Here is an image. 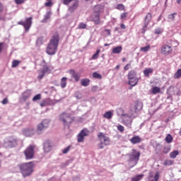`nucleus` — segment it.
<instances>
[{
	"label": "nucleus",
	"mask_w": 181,
	"mask_h": 181,
	"mask_svg": "<svg viewBox=\"0 0 181 181\" xmlns=\"http://www.w3.org/2000/svg\"><path fill=\"white\" fill-rule=\"evenodd\" d=\"M59 41L60 37H59V34L53 35L47 45L46 53H47L49 56H54V54H56L57 52V47H59Z\"/></svg>",
	"instance_id": "1"
},
{
	"label": "nucleus",
	"mask_w": 181,
	"mask_h": 181,
	"mask_svg": "<svg viewBox=\"0 0 181 181\" xmlns=\"http://www.w3.org/2000/svg\"><path fill=\"white\" fill-rule=\"evenodd\" d=\"M21 173L24 177H28L33 173V163H25L19 165Z\"/></svg>",
	"instance_id": "2"
},
{
	"label": "nucleus",
	"mask_w": 181,
	"mask_h": 181,
	"mask_svg": "<svg viewBox=\"0 0 181 181\" xmlns=\"http://www.w3.org/2000/svg\"><path fill=\"white\" fill-rule=\"evenodd\" d=\"M98 138L100 141V144H98L99 149H104V146L110 145V137L105 136L104 133L100 132L98 134Z\"/></svg>",
	"instance_id": "3"
},
{
	"label": "nucleus",
	"mask_w": 181,
	"mask_h": 181,
	"mask_svg": "<svg viewBox=\"0 0 181 181\" xmlns=\"http://www.w3.org/2000/svg\"><path fill=\"white\" fill-rule=\"evenodd\" d=\"M140 156L141 153L139 151H137L135 149L132 150V152L130 154V158L129 160L130 168H134V166L138 163V160H139Z\"/></svg>",
	"instance_id": "4"
},
{
	"label": "nucleus",
	"mask_w": 181,
	"mask_h": 181,
	"mask_svg": "<svg viewBox=\"0 0 181 181\" xmlns=\"http://www.w3.org/2000/svg\"><path fill=\"white\" fill-rule=\"evenodd\" d=\"M127 78L129 80L128 84L132 86V87H135L138 85L139 78L136 77V71L132 70L129 71L127 75Z\"/></svg>",
	"instance_id": "5"
},
{
	"label": "nucleus",
	"mask_w": 181,
	"mask_h": 181,
	"mask_svg": "<svg viewBox=\"0 0 181 181\" xmlns=\"http://www.w3.org/2000/svg\"><path fill=\"white\" fill-rule=\"evenodd\" d=\"M49 124H50V121L49 119H44L37 124V134L38 135H42L49 128Z\"/></svg>",
	"instance_id": "6"
},
{
	"label": "nucleus",
	"mask_w": 181,
	"mask_h": 181,
	"mask_svg": "<svg viewBox=\"0 0 181 181\" xmlns=\"http://www.w3.org/2000/svg\"><path fill=\"white\" fill-rule=\"evenodd\" d=\"M42 63H44V64H42V69H40L38 71L39 75L37 76V79L40 81L45 77V74H49L50 73V69L49 68V66H47V64H46V61H45V59L42 60Z\"/></svg>",
	"instance_id": "7"
},
{
	"label": "nucleus",
	"mask_w": 181,
	"mask_h": 181,
	"mask_svg": "<svg viewBox=\"0 0 181 181\" xmlns=\"http://www.w3.org/2000/svg\"><path fill=\"white\" fill-rule=\"evenodd\" d=\"M33 18H26L25 21H20L18 22V25H21L25 29V32H28L30 30V28H32Z\"/></svg>",
	"instance_id": "8"
},
{
	"label": "nucleus",
	"mask_w": 181,
	"mask_h": 181,
	"mask_svg": "<svg viewBox=\"0 0 181 181\" xmlns=\"http://www.w3.org/2000/svg\"><path fill=\"white\" fill-rule=\"evenodd\" d=\"M24 155L27 160H30L35 158V145H30L25 151Z\"/></svg>",
	"instance_id": "9"
},
{
	"label": "nucleus",
	"mask_w": 181,
	"mask_h": 181,
	"mask_svg": "<svg viewBox=\"0 0 181 181\" xmlns=\"http://www.w3.org/2000/svg\"><path fill=\"white\" fill-rule=\"evenodd\" d=\"M152 21V13H147L144 18V26L141 29V33H145L146 30H148V26L149 23H151V21Z\"/></svg>",
	"instance_id": "10"
},
{
	"label": "nucleus",
	"mask_w": 181,
	"mask_h": 181,
	"mask_svg": "<svg viewBox=\"0 0 181 181\" xmlns=\"http://www.w3.org/2000/svg\"><path fill=\"white\" fill-rule=\"evenodd\" d=\"M88 135H90V131L86 128L83 129L77 135V142H78V144L84 142V138L88 136Z\"/></svg>",
	"instance_id": "11"
},
{
	"label": "nucleus",
	"mask_w": 181,
	"mask_h": 181,
	"mask_svg": "<svg viewBox=\"0 0 181 181\" xmlns=\"http://www.w3.org/2000/svg\"><path fill=\"white\" fill-rule=\"evenodd\" d=\"M61 121H62L64 127H68L69 124H71V117L70 113H62L59 117Z\"/></svg>",
	"instance_id": "12"
},
{
	"label": "nucleus",
	"mask_w": 181,
	"mask_h": 181,
	"mask_svg": "<svg viewBox=\"0 0 181 181\" xmlns=\"http://www.w3.org/2000/svg\"><path fill=\"white\" fill-rule=\"evenodd\" d=\"M123 117H123L124 125L127 127V128H131V125H132V120L134 119H132V117H130L129 115H128V114L123 115Z\"/></svg>",
	"instance_id": "13"
},
{
	"label": "nucleus",
	"mask_w": 181,
	"mask_h": 181,
	"mask_svg": "<svg viewBox=\"0 0 181 181\" xmlns=\"http://www.w3.org/2000/svg\"><path fill=\"white\" fill-rule=\"evenodd\" d=\"M30 95H32V91L30 90H27L23 92L21 95V101H28L29 98H30Z\"/></svg>",
	"instance_id": "14"
},
{
	"label": "nucleus",
	"mask_w": 181,
	"mask_h": 181,
	"mask_svg": "<svg viewBox=\"0 0 181 181\" xmlns=\"http://www.w3.org/2000/svg\"><path fill=\"white\" fill-rule=\"evenodd\" d=\"M36 131L34 129H23V134L25 136H33L35 135Z\"/></svg>",
	"instance_id": "15"
},
{
	"label": "nucleus",
	"mask_w": 181,
	"mask_h": 181,
	"mask_svg": "<svg viewBox=\"0 0 181 181\" xmlns=\"http://www.w3.org/2000/svg\"><path fill=\"white\" fill-rule=\"evenodd\" d=\"M134 110L139 112L144 108V103L139 100H136L134 103Z\"/></svg>",
	"instance_id": "16"
},
{
	"label": "nucleus",
	"mask_w": 181,
	"mask_h": 181,
	"mask_svg": "<svg viewBox=\"0 0 181 181\" xmlns=\"http://www.w3.org/2000/svg\"><path fill=\"white\" fill-rule=\"evenodd\" d=\"M172 52V47L169 45H163L161 48V53L163 54H169Z\"/></svg>",
	"instance_id": "17"
},
{
	"label": "nucleus",
	"mask_w": 181,
	"mask_h": 181,
	"mask_svg": "<svg viewBox=\"0 0 181 181\" xmlns=\"http://www.w3.org/2000/svg\"><path fill=\"white\" fill-rule=\"evenodd\" d=\"M138 114H139V112L135 110L134 109V107H132L129 113L127 114L129 115V117L130 118H132V119H135V118H136V117H138Z\"/></svg>",
	"instance_id": "18"
},
{
	"label": "nucleus",
	"mask_w": 181,
	"mask_h": 181,
	"mask_svg": "<svg viewBox=\"0 0 181 181\" xmlns=\"http://www.w3.org/2000/svg\"><path fill=\"white\" fill-rule=\"evenodd\" d=\"M6 144H7L11 148H13L17 145L16 139L10 137L8 140L6 142Z\"/></svg>",
	"instance_id": "19"
},
{
	"label": "nucleus",
	"mask_w": 181,
	"mask_h": 181,
	"mask_svg": "<svg viewBox=\"0 0 181 181\" xmlns=\"http://www.w3.org/2000/svg\"><path fill=\"white\" fill-rule=\"evenodd\" d=\"M43 145L45 152L49 153L52 151V144H50V141H46Z\"/></svg>",
	"instance_id": "20"
},
{
	"label": "nucleus",
	"mask_w": 181,
	"mask_h": 181,
	"mask_svg": "<svg viewBox=\"0 0 181 181\" xmlns=\"http://www.w3.org/2000/svg\"><path fill=\"white\" fill-rule=\"evenodd\" d=\"M91 19L95 25H100V13H98L97 14H93Z\"/></svg>",
	"instance_id": "21"
},
{
	"label": "nucleus",
	"mask_w": 181,
	"mask_h": 181,
	"mask_svg": "<svg viewBox=\"0 0 181 181\" xmlns=\"http://www.w3.org/2000/svg\"><path fill=\"white\" fill-rule=\"evenodd\" d=\"M141 141H142V139H141V137H139V136H134V137H132L130 139V142L132 144H133V145L139 144V143H141Z\"/></svg>",
	"instance_id": "22"
},
{
	"label": "nucleus",
	"mask_w": 181,
	"mask_h": 181,
	"mask_svg": "<svg viewBox=\"0 0 181 181\" xmlns=\"http://www.w3.org/2000/svg\"><path fill=\"white\" fill-rule=\"evenodd\" d=\"M51 16H52V11H47L44 16V18L41 21L42 23H46L47 21H49Z\"/></svg>",
	"instance_id": "23"
},
{
	"label": "nucleus",
	"mask_w": 181,
	"mask_h": 181,
	"mask_svg": "<svg viewBox=\"0 0 181 181\" xmlns=\"http://www.w3.org/2000/svg\"><path fill=\"white\" fill-rule=\"evenodd\" d=\"M70 73L75 81H78L80 80V74L75 72L74 70H71Z\"/></svg>",
	"instance_id": "24"
},
{
	"label": "nucleus",
	"mask_w": 181,
	"mask_h": 181,
	"mask_svg": "<svg viewBox=\"0 0 181 181\" xmlns=\"http://www.w3.org/2000/svg\"><path fill=\"white\" fill-rule=\"evenodd\" d=\"M78 6V2L74 3L73 5L69 6V12H71V13L74 12V11H76V9H77Z\"/></svg>",
	"instance_id": "25"
},
{
	"label": "nucleus",
	"mask_w": 181,
	"mask_h": 181,
	"mask_svg": "<svg viewBox=\"0 0 181 181\" xmlns=\"http://www.w3.org/2000/svg\"><path fill=\"white\" fill-rule=\"evenodd\" d=\"M60 86H61L62 88H66V86H67V78L63 77L61 79Z\"/></svg>",
	"instance_id": "26"
},
{
	"label": "nucleus",
	"mask_w": 181,
	"mask_h": 181,
	"mask_svg": "<svg viewBox=\"0 0 181 181\" xmlns=\"http://www.w3.org/2000/svg\"><path fill=\"white\" fill-rule=\"evenodd\" d=\"M81 86H83V87H87L90 85V79L88 78H83L81 81Z\"/></svg>",
	"instance_id": "27"
},
{
	"label": "nucleus",
	"mask_w": 181,
	"mask_h": 181,
	"mask_svg": "<svg viewBox=\"0 0 181 181\" xmlns=\"http://www.w3.org/2000/svg\"><path fill=\"white\" fill-rule=\"evenodd\" d=\"M121 52H122V47L121 46L116 47L112 49V53H114L115 54H118L121 53Z\"/></svg>",
	"instance_id": "28"
},
{
	"label": "nucleus",
	"mask_w": 181,
	"mask_h": 181,
	"mask_svg": "<svg viewBox=\"0 0 181 181\" xmlns=\"http://www.w3.org/2000/svg\"><path fill=\"white\" fill-rule=\"evenodd\" d=\"M112 112L107 111L103 115V118H106V119H111L112 118Z\"/></svg>",
	"instance_id": "29"
},
{
	"label": "nucleus",
	"mask_w": 181,
	"mask_h": 181,
	"mask_svg": "<svg viewBox=\"0 0 181 181\" xmlns=\"http://www.w3.org/2000/svg\"><path fill=\"white\" fill-rule=\"evenodd\" d=\"M151 73H153V69L152 68L146 69L144 71V74L146 77H149V74H151Z\"/></svg>",
	"instance_id": "30"
},
{
	"label": "nucleus",
	"mask_w": 181,
	"mask_h": 181,
	"mask_svg": "<svg viewBox=\"0 0 181 181\" xmlns=\"http://www.w3.org/2000/svg\"><path fill=\"white\" fill-rule=\"evenodd\" d=\"M144 178V175H136L134 177H133L132 178V181H139V180H142V179Z\"/></svg>",
	"instance_id": "31"
},
{
	"label": "nucleus",
	"mask_w": 181,
	"mask_h": 181,
	"mask_svg": "<svg viewBox=\"0 0 181 181\" xmlns=\"http://www.w3.org/2000/svg\"><path fill=\"white\" fill-rule=\"evenodd\" d=\"M160 93V88L158 86H154L152 88V93L153 94H159Z\"/></svg>",
	"instance_id": "32"
},
{
	"label": "nucleus",
	"mask_w": 181,
	"mask_h": 181,
	"mask_svg": "<svg viewBox=\"0 0 181 181\" xmlns=\"http://www.w3.org/2000/svg\"><path fill=\"white\" fill-rule=\"evenodd\" d=\"M40 105L41 107H47V105H49V100L47 99L42 100L40 103Z\"/></svg>",
	"instance_id": "33"
},
{
	"label": "nucleus",
	"mask_w": 181,
	"mask_h": 181,
	"mask_svg": "<svg viewBox=\"0 0 181 181\" xmlns=\"http://www.w3.org/2000/svg\"><path fill=\"white\" fill-rule=\"evenodd\" d=\"M100 52H101V49H98L96 51V53L92 56V58H91L92 60H97L98 59V56H99Z\"/></svg>",
	"instance_id": "34"
},
{
	"label": "nucleus",
	"mask_w": 181,
	"mask_h": 181,
	"mask_svg": "<svg viewBox=\"0 0 181 181\" xmlns=\"http://www.w3.org/2000/svg\"><path fill=\"white\" fill-rule=\"evenodd\" d=\"M177 155H179V151H174L170 153V158H171V159H175V158H176V156H177Z\"/></svg>",
	"instance_id": "35"
},
{
	"label": "nucleus",
	"mask_w": 181,
	"mask_h": 181,
	"mask_svg": "<svg viewBox=\"0 0 181 181\" xmlns=\"http://www.w3.org/2000/svg\"><path fill=\"white\" fill-rule=\"evenodd\" d=\"M172 141H173V137H172V135L168 134L165 137V142L167 144H172Z\"/></svg>",
	"instance_id": "36"
},
{
	"label": "nucleus",
	"mask_w": 181,
	"mask_h": 181,
	"mask_svg": "<svg viewBox=\"0 0 181 181\" xmlns=\"http://www.w3.org/2000/svg\"><path fill=\"white\" fill-rule=\"evenodd\" d=\"M37 46H42L43 45V37H39L36 41Z\"/></svg>",
	"instance_id": "37"
},
{
	"label": "nucleus",
	"mask_w": 181,
	"mask_h": 181,
	"mask_svg": "<svg viewBox=\"0 0 181 181\" xmlns=\"http://www.w3.org/2000/svg\"><path fill=\"white\" fill-rule=\"evenodd\" d=\"M176 15H177V13H173L171 14H169L168 16V19H170L172 22H175V18L176 16Z\"/></svg>",
	"instance_id": "38"
},
{
	"label": "nucleus",
	"mask_w": 181,
	"mask_h": 181,
	"mask_svg": "<svg viewBox=\"0 0 181 181\" xmlns=\"http://www.w3.org/2000/svg\"><path fill=\"white\" fill-rule=\"evenodd\" d=\"M155 35H162L163 33V28H158L154 30Z\"/></svg>",
	"instance_id": "39"
},
{
	"label": "nucleus",
	"mask_w": 181,
	"mask_h": 181,
	"mask_svg": "<svg viewBox=\"0 0 181 181\" xmlns=\"http://www.w3.org/2000/svg\"><path fill=\"white\" fill-rule=\"evenodd\" d=\"M21 62L19 60H13L12 62V66L11 67L15 68V67H18V66H19V64H21Z\"/></svg>",
	"instance_id": "40"
},
{
	"label": "nucleus",
	"mask_w": 181,
	"mask_h": 181,
	"mask_svg": "<svg viewBox=\"0 0 181 181\" xmlns=\"http://www.w3.org/2000/svg\"><path fill=\"white\" fill-rule=\"evenodd\" d=\"M93 77L94 78H98V80H101V78H103V76H101V74H98V72H93Z\"/></svg>",
	"instance_id": "41"
},
{
	"label": "nucleus",
	"mask_w": 181,
	"mask_h": 181,
	"mask_svg": "<svg viewBox=\"0 0 181 181\" xmlns=\"http://www.w3.org/2000/svg\"><path fill=\"white\" fill-rule=\"evenodd\" d=\"M116 9H118V11H125V6L122 4H117Z\"/></svg>",
	"instance_id": "42"
},
{
	"label": "nucleus",
	"mask_w": 181,
	"mask_h": 181,
	"mask_svg": "<svg viewBox=\"0 0 181 181\" xmlns=\"http://www.w3.org/2000/svg\"><path fill=\"white\" fill-rule=\"evenodd\" d=\"M151 49L150 45H147L146 47H143L140 49L141 52H144V53H146V52H148L149 49Z\"/></svg>",
	"instance_id": "43"
},
{
	"label": "nucleus",
	"mask_w": 181,
	"mask_h": 181,
	"mask_svg": "<svg viewBox=\"0 0 181 181\" xmlns=\"http://www.w3.org/2000/svg\"><path fill=\"white\" fill-rule=\"evenodd\" d=\"M181 77V69H178L174 75V78H180Z\"/></svg>",
	"instance_id": "44"
},
{
	"label": "nucleus",
	"mask_w": 181,
	"mask_h": 181,
	"mask_svg": "<svg viewBox=\"0 0 181 181\" xmlns=\"http://www.w3.org/2000/svg\"><path fill=\"white\" fill-rule=\"evenodd\" d=\"M163 165L164 166H171V165H173V162L172 160H165Z\"/></svg>",
	"instance_id": "45"
},
{
	"label": "nucleus",
	"mask_w": 181,
	"mask_h": 181,
	"mask_svg": "<svg viewBox=\"0 0 181 181\" xmlns=\"http://www.w3.org/2000/svg\"><path fill=\"white\" fill-rule=\"evenodd\" d=\"M42 99V95L37 94L33 97V101H39V100Z\"/></svg>",
	"instance_id": "46"
},
{
	"label": "nucleus",
	"mask_w": 181,
	"mask_h": 181,
	"mask_svg": "<svg viewBox=\"0 0 181 181\" xmlns=\"http://www.w3.org/2000/svg\"><path fill=\"white\" fill-rule=\"evenodd\" d=\"M160 175L158 171H157L154 175V179H153V181H158L159 180V177H160Z\"/></svg>",
	"instance_id": "47"
},
{
	"label": "nucleus",
	"mask_w": 181,
	"mask_h": 181,
	"mask_svg": "<svg viewBox=\"0 0 181 181\" xmlns=\"http://www.w3.org/2000/svg\"><path fill=\"white\" fill-rule=\"evenodd\" d=\"M128 16V13H123L120 15V19L121 21H124L126 19V18Z\"/></svg>",
	"instance_id": "48"
},
{
	"label": "nucleus",
	"mask_w": 181,
	"mask_h": 181,
	"mask_svg": "<svg viewBox=\"0 0 181 181\" xmlns=\"http://www.w3.org/2000/svg\"><path fill=\"white\" fill-rule=\"evenodd\" d=\"M86 28H87V25L83 23H81L78 25V29H86Z\"/></svg>",
	"instance_id": "49"
},
{
	"label": "nucleus",
	"mask_w": 181,
	"mask_h": 181,
	"mask_svg": "<svg viewBox=\"0 0 181 181\" xmlns=\"http://www.w3.org/2000/svg\"><path fill=\"white\" fill-rule=\"evenodd\" d=\"M117 129L119 131V132H124V127L121 124H119L117 126Z\"/></svg>",
	"instance_id": "50"
},
{
	"label": "nucleus",
	"mask_w": 181,
	"mask_h": 181,
	"mask_svg": "<svg viewBox=\"0 0 181 181\" xmlns=\"http://www.w3.org/2000/svg\"><path fill=\"white\" fill-rule=\"evenodd\" d=\"M15 2L17 5H22V4H25V0H15Z\"/></svg>",
	"instance_id": "51"
},
{
	"label": "nucleus",
	"mask_w": 181,
	"mask_h": 181,
	"mask_svg": "<svg viewBox=\"0 0 181 181\" xmlns=\"http://www.w3.org/2000/svg\"><path fill=\"white\" fill-rule=\"evenodd\" d=\"M70 148H71V146H69L68 147H66V148H64L63 150V153L66 154V153H68L69 151H70Z\"/></svg>",
	"instance_id": "52"
},
{
	"label": "nucleus",
	"mask_w": 181,
	"mask_h": 181,
	"mask_svg": "<svg viewBox=\"0 0 181 181\" xmlns=\"http://www.w3.org/2000/svg\"><path fill=\"white\" fill-rule=\"evenodd\" d=\"M152 177H153V173L150 172L148 174V181H153Z\"/></svg>",
	"instance_id": "53"
},
{
	"label": "nucleus",
	"mask_w": 181,
	"mask_h": 181,
	"mask_svg": "<svg viewBox=\"0 0 181 181\" xmlns=\"http://www.w3.org/2000/svg\"><path fill=\"white\" fill-rule=\"evenodd\" d=\"M74 0H63L64 5H69L71 2H73Z\"/></svg>",
	"instance_id": "54"
},
{
	"label": "nucleus",
	"mask_w": 181,
	"mask_h": 181,
	"mask_svg": "<svg viewBox=\"0 0 181 181\" xmlns=\"http://www.w3.org/2000/svg\"><path fill=\"white\" fill-rule=\"evenodd\" d=\"M1 103L5 105L6 104H8V98H4L2 101Z\"/></svg>",
	"instance_id": "55"
},
{
	"label": "nucleus",
	"mask_w": 181,
	"mask_h": 181,
	"mask_svg": "<svg viewBox=\"0 0 181 181\" xmlns=\"http://www.w3.org/2000/svg\"><path fill=\"white\" fill-rule=\"evenodd\" d=\"M129 66H131L130 64H127L124 67V70H125L126 71L129 70Z\"/></svg>",
	"instance_id": "56"
},
{
	"label": "nucleus",
	"mask_w": 181,
	"mask_h": 181,
	"mask_svg": "<svg viewBox=\"0 0 181 181\" xmlns=\"http://www.w3.org/2000/svg\"><path fill=\"white\" fill-rule=\"evenodd\" d=\"M53 5V3L52 1H48L45 3V6H52Z\"/></svg>",
	"instance_id": "57"
},
{
	"label": "nucleus",
	"mask_w": 181,
	"mask_h": 181,
	"mask_svg": "<svg viewBox=\"0 0 181 181\" xmlns=\"http://www.w3.org/2000/svg\"><path fill=\"white\" fill-rule=\"evenodd\" d=\"M4 50V42L0 43V53Z\"/></svg>",
	"instance_id": "58"
},
{
	"label": "nucleus",
	"mask_w": 181,
	"mask_h": 181,
	"mask_svg": "<svg viewBox=\"0 0 181 181\" xmlns=\"http://www.w3.org/2000/svg\"><path fill=\"white\" fill-rule=\"evenodd\" d=\"M105 32L107 33V34L108 36H110V35H111V30L105 29Z\"/></svg>",
	"instance_id": "59"
},
{
	"label": "nucleus",
	"mask_w": 181,
	"mask_h": 181,
	"mask_svg": "<svg viewBox=\"0 0 181 181\" xmlns=\"http://www.w3.org/2000/svg\"><path fill=\"white\" fill-rule=\"evenodd\" d=\"M4 12V5L0 2V13Z\"/></svg>",
	"instance_id": "60"
},
{
	"label": "nucleus",
	"mask_w": 181,
	"mask_h": 181,
	"mask_svg": "<svg viewBox=\"0 0 181 181\" xmlns=\"http://www.w3.org/2000/svg\"><path fill=\"white\" fill-rule=\"evenodd\" d=\"M75 97H76V98H77V100H80V98H81V95H78L77 93L75 94Z\"/></svg>",
	"instance_id": "61"
},
{
	"label": "nucleus",
	"mask_w": 181,
	"mask_h": 181,
	"mask_svg": "<svg viewBox=\"0 0 181 181\" xmlns=\"http://www.w3.org/2000/svg\"><path fill=\"white\" fill-rule=\"evenodd\" d=\"M115 30L116 31V32H119V33L121 32L120 30H121V28H119V27H117V28H115Z\"/></svg>",
	"instance_id": "62"
},
{
	"label": "nucleus",
	"mask_w": 181,
	"mask_h": 181,
	"mask_svg": "<svg viewBox=\"0 0 181 181\" xmlns=\"http://www.w3.org/2000/svg\"><path fill=\"white\" fill-rule=\"evenodd\" d=\"M97 88H98V86H93V87L92 88V91H97Z\"/></svg>",
	"instance_id": "63"
},
{
	"label": "nucleus",
	"mask_w": 181,
	"mask_h": 181,
	"mask_svg": "<svg viewBox=\"0 0 181 181\" xmlns=\"http://www.w3.org/2000/svg\"><path fill=\"white\" fill-rule=\"evenodd\" d=\"M120 28H122V29H125L126 26L124 25V23H122V24L120 25Z\"/></svg>",
	"instance_id": "64"
}]
</instances>
